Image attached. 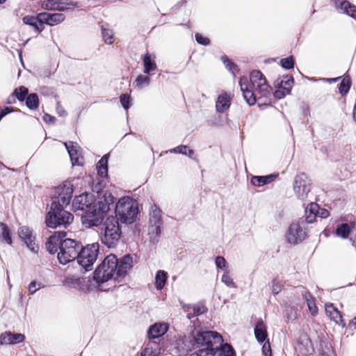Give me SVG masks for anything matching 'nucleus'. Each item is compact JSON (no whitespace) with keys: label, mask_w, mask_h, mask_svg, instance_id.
Returning <instances> with one entry per match:
<instances>
[{"label":"nucleus","mask_w":356,"mask_h":356,"mask_svg":"<svg viewBox=\"0 0 356 356\" xmlns=\"http://www.w3.org/2000/svg\"><path fill=\"white\" fill-rule=\"evenodd\" d=\"M223 342L222 335L216 331H197L193 333L192 340L197 350L191 356H236L233 347Z\"/></svg>","instance_id":"1"},{"label":"nucleus","mask_w":356,"mask_h":356,"mask_svg":"<svg viewBox=\"0 0 356 356\" xmlns=\"http://www.w3.org/2000/svg\"><path fill=\"white\" fill-rule=\"evenodd\" d=\"M66 232H56L45 243L47 250L51 254L57 253L59 263L63 265L77 259L81 248V242L66 238Z\"/></svg>","instance_id":"2"},{"label":"nucleus","mask_w":356,"mask_h":356,"mask_svg":"<svg viewBox=\"0 0 356 356\" xmlns=\"http://www.w3.org/2000/svg\"><path fill=\"white\" fill-rule=\"evenodd\" d=\"M133 259L129 254L118 260L115 254L105 257L94 272L93 279L97 283H104L113 278L117 280L124 277L132 267Z\"/></svg>","instance_id":"3"},{"label":"nucleus","mask_w":356,"mask_h":356,"mask_svg":"<svg viewBox=\"0 0 356 356\" xmlns=\"http://www.w3.org/2000/svg\"><path fill=\"white\" fill-rule=\"evenodd\" d=\"M239 85L245 100L250 106L254 105L258 98L267 97L271 91L265 76L258 70L250 72L249 79L241 77Z\"/></svg>","instance_id":"4"},{"label":"nucleus","mask_w":356,"mask_h":356,"mask_svg":"<svg viewBox=\"0 0 356 356\" xmlns=\"http://www.w3.org/2000/svg\"><path fill=\"white\" fill-rule=\"evenodd\" d=\"M66 206H61L58 202L53 201L50 210L46 215L45 223L49 228L58 227L67 228L74 220V216L64 209Z\"/></svg>","instance_id":"5"},{"label":"nucleus","mask_w":356,"mask_h":356,"mask_svg":"<svg viewBox=\"0 0 356 356\" xmlns=\"http://www.w3.org/2000/svg\"><path fill=\"white\" fill-rule=\"evenodd\" d=\"M102 241L108 248L115 247L119 242L122 230L118 219L115 216L106 218L102 228Z\"/></svg>","instance_id":"6"},{"label":"nucleus","mask_w":356,"mask_h":356,"mask_svg":"<svg viewBox=\"0 0 356 356\" xmlns=\"http://www.w3.org/2000/svg\"><path fill=\"white\" fill-rule=\"evenodd\" d=\"M115 213L122 222L131 224L136 220L138 213V204L129 197H123L116 204Z\"/></svg>","instance_id":"7"},{"label":"nucleus","mask_w":356,"mask_h":356,"mask_svg":"<svg viewBox=\"0 0 356 356\" xmlns=\"http://www.w3.org/2000/svg\"><path fill=\"white\" fill-rule=\"evenodd\" d=\"M99 250L98 243L88 244L81 248L79 252L77 261L86 270H91L92 266L96 261Z\"/></svg>","instance_id":"8"},{"label":"nucleus","mask_w":356,"mask_h":356,"mask_svg":"<svg viewBox=\"0 0 356 356\" xmlns=\"http://www.w3.org/2000/svg\"><path fill=\"white\" fill-rule=\"evenodd\" d=\"M105 218V211L94 204L92 207L88 209L81 216L83 225L87 227H97L100 225Z\"/></svg>","instance_id":"9"},{"label":"nucleus","mask_w":356,"mask_h":356,"mask_svg":"<svg viewBox=\"0 0 356 356\" xmlns=\"http://www.w3.org/2000/svg\"><path fill=\"white\" fill-rule=\"evenodd\" d=\"M312 181L305 172L297 175L293 181V191L298 198L306 200L311 191Z\"/></svg>","instance_id":"10"},{"label":"nucleus","mask_w":356,"mask_h":356,"mask_svg":"<svg viewBox=\"0 0 356 356\" xmlns=\"http://www.w3.org/2000/svg\"><path fill=\"white\" fill-rule=\"evenodd\" d=\"M294 83L291 75H284L278 78L275 81V90L273 93L276 99H280L290 94Z\"/></svg>","instance_id":"11"},{"label":"nucleus","mask_w":356,"mask_h":356,"mask_svg":"<svg viewBox=\"0 0 356 356\" xmlns=\"http://www.w3.org/2000/svg\"><path fill=\"white\" fill-rule=\"evenodd\" d=\"M56 190L58 196L53 201L59 202L61 206L67 207L72 196L73 185L70 182L66 181L57 187Z\"/></svg>","instance_id":"12"},{"label":"nucleus","mask_w":356,"mask_h":356,"mask_svg":"<svg viewBox=\"0 0 356 356\" xmlns=\"http://www.w3.org/2000/svg\"><path fill=\"white\" fill-rule=\"evenodd\" d=\"M306 237V232L299 222H292L288 229L287 241L290 243L298 244L302 242Z\"/></svg>","instance_id":"13"},{"label":"nucleus","mask_w":356,"mask_h":356,"mask_svg":"<svg viewBox=\"0 0 356 356\" xmlns=\"http://www.w3.org/2000/svg\"><path fill=\"white\" fill-rule=\"evenodd\" d=\"M18 235L27 247L33 252H38L39 250L38 245L35 243V237L33 234V231L28 227L22 226L18 230Z\"/></svg>","instance_id":"14"},{"label":"nucleus","mask_w":356,"mask_h":356,"mask_svg":"<svg viewBox=\"0 0 356 356\" xmlns=\"http://www.w3.org/2000/svg\"><path fill=\"white\" fill-rule=\"evenodd\" d=\"M95 200L92 195L87 193L76 196L72 202L75 210L87 211L93 207Z\"/></svg>","instance_id":"15"},{"label":"nucleus","mask_w":356,"mask_h":356,"mask_svg":"<svg viewBox=\"0 0 356 356\" xmlns=\"http://www.w3.org/2000/svg\"><path fill=\"white\" fill-rule=\"evenodd\" d=\"M39 19L43 24L55 26L64 21L65 15L62 13H39Z\"/></svg>","instance_id":"16"},{"label":"nucleus","mask_w":356,"mask_h":356,"mask_svg":"<svg viewBox=\"0 0 356 356\" xmlns=\"http://www.w3.org/2000/svg\"><path fill=\"white\" fill-rule=\"evenodd\" d=\"M162 211L157 207H152V211L149 213V223L151 224L153 230L156 232V234L161 233V225L163 223L162 220Z\"/></svg>","instance_id":"17"},{"label":"nucleus","mask_w":356,"mask_h":356,"mask_svg":"<svg viewBox=\"0 0 356 356\" xmlns=\"http://www.w3.org/2000/svg\"><path fill=\"white\" fill-rule=\"evenodd\" d=\"M325 312L327 316L337 324L341 325L342 327L346 326V323L343 318L341 312H339L332 303L325 304Z\"/></svg>","instance_id":"18"},{"label":"nucleus","mask_w":356,"mask_h":356,"mask_svg":"<svg viewBox=\"0 0 356 356\" xmlns=\"http://www.w3.org/2000/svg\"><path fill=\"white\" fill-rule=\"evenodd\" d=\"M165 323H155L149 327L147 336L149 339H157L164 335L168 330Z\"/></svg>","instance_id":"19"},{"label":"nucleus","mask_w":356,"mask_h":356,"mask_svg":"<svg viewBox=\"0 0 356 356\" xmlns=\"http://www.w3.org/2000/svg\"><path fill=\"white\" fill-rule=\"evenodd\" d=\"M70 4L60 0H44L41 6L44 10L63 11L70 8Z\"/></svg>","instance_id":"20"},{"label":"nucleus","mask_w":356,"mask_h":356,"mask_svg":"<svg viewBox=\"0 0 356 356\" xmlns=\"http://www.w3.org/2000/svg\"><path fill=\"white\" fill-rule=\"evenodd\" d=\"M254 333L256 339L260 343L268 339L267 326L261 318L257 319L254 329Z\"/></svg>","instance_id":"21"},{"label":"nucleus","mask_w":356,"mask_h":356,"mask_svg":"<svg viewBox=\"0 0 356 356\" xmlns=\"http://www.w3.org/2000/svg\"><path fill=\"white\" fill-rule=\"evenodd\" d=\"M232 97L227 92H223L218 97L216 102V111L219 113H224L230 107Z\"/></svg>","instance_id":"22"},{"label":"nucleus","mask_w":356,"mask_h":356,"mask_svg":"<svg viewBox=\"0 0 356 356\" xmlns=\"http://www.w3.org/2000/svg\"><path fill=\"white\" fill-rule=\"evenodd\" d=\"M278 176V173L270 174L266 176H253L250 182L253 186L260 187L273 182Z\"/></svg>","instance_id":"23"},{"label":"nucleus","mask_w":356,"mask_h":356,"mask_svg":"<svg viewBox=\"0 0 356 356\" xmlns=\"http://www.w3.org/2000/svg\"><path fill=\"white\" fill-rule=\"evenodd\" d=\"M337 6L348 15L356 19V6L346 0H337Z\"/></svg>","instance_id":"24"},{"label":"nucleus","mask_w":356,"mask_h":356,"mask_svg":"<svg viewBox=\"0 0 356 356\" xmlns=\"http://www.w3.org/2000/svg\"><path fill=\"white\" fill-rule=\"evenodd\" d=\"M319 209V205L314 202H311L307 205L305 209V220L307 222L312 223L316 220Z\"/></svg>","instance_id":"25"},{"label":"nucleus","mask_w":356,"mask_h":356,"mask_svg":"<svg viewBox=\"0 0 356 356\" xmlns=\"http://www.w3.org/2000/svg\"><path fill=\"white\" fill-rule=\"evenodd\" d=\"M296 350L303 355H310L312 353V341L305 335L302 341L298 343Z\"/></svg>","instance_id":"26"},{"label":"nucleus","mask_w":356,"mask_h":356,"mask_svg":"<svg viewBox=\"0 0 356 356\" xmlns=\"http://www.w3.org/2000/svg\"><path fill=\"white\" fill-rule=\"evenodd\" d=\"M353 226L348 223H341L337 225L335 230V235L342 238H348L352 232Z\"/></svg>","instance_id":"27"},{"label":"nucleus","mask_w":356,"mask_h":356,"mask_svg":"<svg viewBox=\"0 0 356 356\" xmlns=\"http://www.w3.org/2000/svg\"><path fill=\"white\" fill-rule=\"evenodd\" d=\"M108 156L104 155L98 161L97 164V169L98 175L102 177H105L108 174Z\"/></svg>","instance_id":"28"},{"label":"nucleus","mask_w":356,"mask_h":356,"mask_svg":"<svg viewBox=\"0 0 356 356\" xmlns=\"http://www.w3.org/2000/svg\"><path fill=\"white\" fill-rule=\"evenodd\" d=\"M0 240H2L9 245L13 243L11 233L8 225L3 222H0Z\"/></svg>","instance_id":"29"},{"label":"nucleus","mask_w":356,"mask_h":356,"mask_svg":"<svg viewBox=\"0 0 356 356\" xmlns=\"http://www.w3.org/2000/svg\"><path fill=\"white\" fill-rule=\"evenodd\" d=\"M168 274L165 271L160 270L156 273L155 277V286L159 290L162 289L167 281Z\"/></svg>","instance_id":"30"},{"label":"nucleus","mask_w":356,"mask_h":356,"mask_svg":"<svg viewBox=\"0 0 356 356\" xmlns=\"http://www.w3.org/2000/svg\"><path fill=\"white\" fill-rule=\"evenodd\" d=\"M26 100V106L31 110H35L39 107L40 102L36 93L29 94Z\"/></svg>","instance_id":"31"},{"label":"nucleus","mask_w":356,"mask_h":356,"mask_svg":"<svg viewBox=\"0 0 356 356\" xmlns=\"http://www.w3.org/2000/svg\"><path fill=\"white\" fill-rule=\"evenodd\" d=\"M351 86V79L348 76H345L339 86V93L345 96L348 92Z\"/></svg>","instance_id":"32"},{"label":"nucleus","mask_w":356,"mask_h":356,"mask_svg":"<svg viewBox=\"0 0 356 356\" xmlns=\"http://www.w3.org/2000/svg\"><path fill=\"white\" fill-rule=\"evenodd\" d=\"M13 94L19 102H23L29 95V90L26 87L22 86L15 88Z\"/></svg>","instance_id":"33"},{"label":"nucleus","mask_w":356,"mask_h":356,"mask_svg":"<svg viewBox=\"0 0 356 356\" xmlns=\"http://www.w3.org/2000/svg\"><path fill=\"white\" fill-rule=\"evenodd\" d=\"M65 146L66 147V149H67V152L70 154L72 164H79V158L76 156L78 152L75 147L73 145L72 143H71L70 145H68L67 143H65Z\"/></svg>","instance_id":"34"},{"label":"nucleus","mask_w":356,"mask_h":356,"mask_svg":"<svg viewBox=\"0 0 356 356\" xmlns=\"http://www.w3.org/2000/svg\"><path fill=\"white\" fill-rule=\"evenodd\" d=\"M171 152L176 154H182L192 157L194 154V151L186 145H179L170 150Z\"/></svg>","instance_id":"35"},{"label":"nucleus","mask_w":356,"mask_h":356,"mask_svg":"<svg viewBox=\"0 0 356 356\" xmlns=\"http://www.w3.org/2000/svg\"><path fill=\"white\" fill-rule=\"evenodd\" d=\"M222 282L229 288H236L237 286L234 282L233 278L227 271L223 273L221 278Z\"/></svg>","instance_id":"36"},{"label":"nucleus","mask_w":356,"mask_h":356,"mask_svg":"<svg viewBox=\"0 0 356 356\" xmlns=\"http://www.w3.org/2000/svg\"><path fill=\"white\" fill-rule=\"evenodd\" d=\"M102 37L104 42L108 44H111L113 42V34L112 30L102 28Z\"/></svg>","instance_id":"37"},{"label":"nucleus","mask_w":356,"mask_h":356,"mask_svg":"<svg viewBox=\"0 0 356 356\" xmlns=\"http://www.w3.org/2000/svg\"><path fill=\"white\" fill-rule=\"evenodd\" d=\"M120 102L121 105L125 110H128L131 106V97L130 95L129 94H122L120 96Z\"/></svg>","instance_id":"38"},{"label":"nucleus","mask_w":356,"mask_h":356,"mask_svg":"<svg viewBox=\"0 0 356 356\" xmlns=\"http://www.w3.org/2000/svg\"><path fill=\"white\" fill-rule=\"evenodd\" d=\"M192 309V315L193 316H197L201 314H203L207 312L206 307L201 305H195L193 307H190Z\"/></svg>","instance_id":"39"},{"label":"nucleus","mask_w":356,"mask_h":356,"mask_svg":"<svg viewBox=\"0 0 356 356\" xmlns=\"http://www.w3.org/2000/svg\"><path fill=\"white\" fill-rule=\"evenodd\" d=\"M135 83L138 87L141 88L149 84V78L147 75H139L136 78Z\"/></svg>","instance_id":"40"},{"label":"nucleus","mask_w":356,"mask_h":356,"mask_svg":"<svg viewBox=\"0 0 356 356\" xmlns=\"http://www.w3.org/2000/svg\"><path fill=\"white\" fill-rule=\"evenodd\" d=\"M12 333L10 332H5L0 335V344H12Z\"/></svg>","instance_id":"41"},{"label":"nucleus","mask_w":356,"mask_h":356,"mask_svg":"<svg viewBox=\"0 0 356 356\" xmlns=\"http://www.w3.org/2000/svg\"><path fill=\"white\" fill-rule=\"evenodd\" d=\"M215 263L218 268L227 270V262L223 257L218 256L216 257Z\"/></svg>","instance_id":"42"},{"label":"nucleus","mask_w":356,"mask_h":356,"mask_svg":"<svg viewBox=\"0 0 356 356\" xmlns=\"http://www.w3.org/2000/svg\"><path fill=\"white\" fill-rule=\"evenodd\" d=\"M283 284H282L277 279L272 280V291L273 294L277 295L282 291Z\"/></svg>","instance_id":"43"},{"label":"nucleus","mask_w":356,"mask_h":356,"mask_svg":"<svg viewBox=\"0 0 356 356\" xmlns=\"http://www.w3.org/2000/svg\"><path fill=\"white\" fill-rule=\"evenodd\" d=\"M263 346H262V353L265 356H272V350L270 347V343L269 342V340L267 339L264 342H263Z\"/></svg>","instance_id":"44"},{"label":"nucleus","mask_w":356,"mask_h":356,"mask_svg":"<svg viewBox=\"0 0 356 356\" xmlns=\"http://www.w3.org/2000/svg\"><path fill=\"white\" fill-rule=\"evenodd\" d=\"M281 67H294V58L293 56H289L286 58H282L280 62Z\"/></svg>","instance_id":"45"},{"label":"nucleus","mask_w":356,"mask_h":356,"mask_svg":"<svg viewBox=\"0 0 356 356\" xmlns=\"http://www.w3.org/2000/svg\"><path fill=\"white\" fill-rule=\"evenodd\" d=\"M309 311L312 316H316L318 314V309L316 305L315 299L310 302H307Z\"/></svg>","instance_id":"46"},{"label":"nucleus","mask_w":356,"mask_h":356,"mask_svg":"<svg viewBox=\"0 0 356 356\" xmlns=\"http://www.w3.org/2000/svg\"><path fill=\"white\" fill-rule=\"evenodd\" d=\"M12 344L20 343L24 341L25 337L24 334L20 333H12Z\"/></svg>","instance_id":"47"},{"label":"nucleus","mask_w":356,"mask_h":356,"mask_svg":"<svg viewBox=\"0 0 356 356\" xmlns=\"http://www.w3.org/2000/svg\"><path fill=\"white\" fill-rule=\"evenodd\" d=\"M195 39L199 44L202 45H208L210 42V40L208 38H206L200 33L195 34Z\"/></svg>","instance_id":"48"},{"label":"nucleus","mask_w":356,"mask_h":356,"mask_svg":"<svg viewBox=\"0 0 356 356\" xmlns=\"http://www.w3.org/2000/svg\"><path fill=\"white\" fill-rule=\"evenodd\" d=\"M140 356H160V355L151 348H145L142 350Z\"/></svg>","instance_id":"49"},{"label":"nucleus","mask_w":356,"mask_h":356,"mask_svg":"<svg viewBox=\"0 0 356 356\" xmlns=\"http://www.w3.org/2000/svg\"><path fill=\"white\" fill-rule=\"evenodd\" d=\"M36 19H38L40 21L39 19V14L36 17L26 15L23 17L22 20L25 24L31 26L33 22H36Z\"/></svg>","instance_id":"50"},{"label":"nucleus","mask_w":356,"mask_h":356,"mask_svg":"<svg viewBox=\"0 0 356 356\" xmlns=\"http://www.w3.org/2000/svg\"><path fill=\"white\" fill-rule=\"evenodd\" d=\"M144 67H155L156 64L152 60L151 56L149 54H145L143 57Z\"/></svg>","instance_id":"51"},{"label":"nucleus","mask_w":356,"mask_h":356,"mask_svg":"<svg viewBox=\"0 0 356 356\" xmlns=\"http://www.w3.org/2000/svg\"><path fill=\"white\" fill-rule=\"evenodd\" d=\"M302 296L306 303L315 299L312 294L306 289L302 292Z\"/></svg>","instance_id":"52"},{"label":"nucleus","mask_w":356,"mask_h":356,"mask_svg":"<svg viewBox=\"0 0 356 356\" xmlns=\"http://www.w3.org/2000/svg\"><path fill=\"white\" fill-rule=\"evenodd\" d=\"M43 22H41L38 19L36 22H33L31 26H33L38 33H40L44 29Z\"/></svg>","instance_id":"53"},{"label":"nucleus","mask_w":356,"mask_h":356,"mask_svg":"<svg viewBox=\"0 0 356 356\" xmlns=\"http://www.w3.org/2000/svg\"><path fill=\"white\" fill-rule=\"evenodd\" d=\"M15 111V108L13 107H5L3 108H1L0 109V121L6 115H8V113H10Z\"/></svg>","instance_id":"54"},{"label":"nucleus","mask_w":356,"mask_h":356,"mask_svg":"<svg viewBox=\"0 0 356 356\" xmlns=\"http://www.w3.org/2000/svg\"><path fill=\"white\" fill-rule=\"evenodd\" d=\"M43 121L47 124H54L56 122V118L53 115H51L49 113H44L42 117Z\"/></svg>","instance_id":"55"},{"label":"nucleus","mask_w":356,"mask_h":356,"mask_svg":"<svg viewBox=\"0 0 356 356\" xmlns=\"http://www.w3.org/2000/svg\"><path fill=\"white\" fill-rule=\"evenodd\" d=\"M221 60L225 67H236L226 56H222Z\"/></svg>","instance_id":"56"},{"label":"nucleus","mask_w":356,"mask_h":356,"mask_svg":"<svg viewBox=\"0 0 356 356\" xmlns=\"http://www.w3.org/2000/svg\"><path fill=\"white\" fill-rule=\"evenodd\" d=\"M39 288H37V282L32 281L29 285V291L31 293H34Z\"/></svg>","instance_id":"57"},{"label":"nucleus","mask_w":356,"mask_h":356,"mask_svg":"<svg viewBox=\"0 0 356 356\" xmlns=\"http://www.w3.org/2000/svg\"><path fill=\"white\" fill-rule=\"evenodd\" d=\"M318 213L322 218H326L330 216V212L325 209H321Z\"/></svg>","instance_id":"58"},{"label":"nucleus","mask_w":356,"mask_h":356,"mask_svg":"<svg viewBox=\"0 0 356 356\" xmlns=\"http://www.w3.org/2000/svg\"><path fill=\"white\" fill-rule=\"evenodd\" d=\"M15 102H16V97H15V95L13 94H12L11 95H10L8 97L6 103L11 104H15Z\"/></svg>","instance_id":"59"},{"label":"nucleus","mask_w":356,"mask_h":356,"mask_svg":"<svg viewBox=\"0 0 356 356\" xmlns=\"http://www.w3.org/2000/svg\"><path fill=\"white\" fill-rule=\"evenodd\" d=\"M348 327L350 328L352 327H356V316L351 321H350L348 323Z\"/></svg>","instance_id":"60"},{"label":"nucleus","mask_w":356,"mask_h":356,"mask_svg":"<svg viewBox=\"0 0 356 356\" xmlns=\"http://www.w3.org/2000/svg\"><path fill=\"white\" fill-rule=\"evenodd\" d=\"M273 63H277V58H270L264 60V63L266 65L272 64Z\"/></svg>","instance_id":"61"},{"label":"nucleus","mask_w":356,"mask_h":356,"mask_svg":"<svg viewBox=\"0 0 356 356\" xmlns=\"http://www.w3.org/2000/svg\"><path fill=\"white\" fill-rule=\"evenodd\" d=\"M156 68H145V74H151L152 72L154 71Z\"/></svg>","instance_id":"62"},{"label":"nucleus","mask_w":356,"mask_h":356,"mask_svg":"<svg viewBox=\"0 0 356 356\" xmlns=\"http://www.w3.org/2000/svg\"><path fill=\"white\" fill-rule=\"evenodd\" d=\"M319 356H334L333 354H330L328 353L323 352L320 354Z\"/></svg>","instance_id":"63"},{"label":"nucleus","mask_w":356,"mask_h":356,"mask_svg":"<svg viewBox=\"0 0 356 356\" xmlns=\"http://www.w3.org/2000/svg\"><path fill=\"white\" fill-rule=\"evenodd\" d=\"M6 0H0V4H2L6 2Z\"/></svg>","instance_id":"64"}]
</instances>
